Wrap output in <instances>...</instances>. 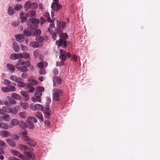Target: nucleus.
<instances>
[{
	"label": "nucleus",
	"instance_id": "f257e3e1",
	"mask_svg": "<svg viewBox=\"0 0 160 160\" xmlns=\"http://www.w3.org/2000/svg\"><path fill=\"white\" fill-rule=\"evenodd\" d=\"M40 23V20L38 18H31L28 20L27 25L28 28L31 30L38 28V24Z\"/></svg>",
	"mask_w": 160,
	"mask_h": 160
},
{
	"label": "nucleus",
	"instance_id": "f03ea898",
	"mask_svg": "<svg viewBox=\"0 0 160 160\" xmlns=\"http://www.w3.org/2000/svg\"><path fill=\"white\" fill-rule=\"evenodd\" d=\"M51 102V99L49 97L47 98L45 106L43 107V112L44 113V116L46 118L48 119L51 118V112L49 108V105Z\"/></svg>",
	"mask_w": 160,
	"mask_h": 160
},
{
	"label": "nucleus",
	"instance_id": "7ed1b4c3",
	"mask_svg": "<svg viewBox=\"0 0 160 160\" xmlns=\"http://www.w3.org/2000/svg\"><path fill=\"white\" fill-rule=\"evenodd\" d=\"M18 148L20 150L23 151L28 157L32 159L35 158L34 156L31 153L26 151L28 149V147L26 145L21 144L19 145Z\"/></svg>",
	"mask_w": 160,
	"mask_h": 160
},
{
	"label": "nucleus",
	"instance_id": "20e7f679",
	"mask_svg": "<svg viewBox=\"0 0 160 160\" xmlns=\"http://www.w3.org/2000/svg\"><path fill=\"white\" fill-rule=\"evenodd\" d=\"M53 99L56 101H58L60 99V97L62 94V91L57 88H54L53 89Z\"/></svg>",
	"mask_w": 160,
	"mask_h": 160
},
{
	"label": "nucleus",
	"instance_id": "39448f33",
	"mask_svg": "<svg viewBox=\"0 0 160 160\" xmlns=\"http://www.w3.org/2000/svg\"><path fill=\"white\" fill-rule=\"evenodd\" d=\"M53 1L54 2H52L51 8L53 11L57 12L61 9L62 5L58 3V0H53Z\"/></svg>",
	"mask_w": 160,
	"mask_h": 160
},
{
	"label": "nucleus",
	"instance_id": "423d86ee",
	"mask_svg": "<svg viewBox=\"0 0 160 160\" xmlns=\"http://www.w3.org/2000/svg\"><path fill=\"white\" fill-rule=\"evenodd\" d=\"M44 88L41 86H38L37 88V91L35 92L34 96L38 98V100H40L42 95V92L44 91Z\"/></svg>",
	"mask_w": 160,
	"mask_h": 160
},
{
	"label": "nucleus",
	"instance_id": "0eeeda50",
	"mask_svg": "<svg viewBox=\"0 0 160 160\" xmlns=\"http://www.w3.org/2000/svg\"><path fill=\"white\" fill-rule=\"evenodd\" d=\"M30 107L33 110L43 111V107L42 105L39 104H34L33 103H32Z\"/></svg>",
	"mask_w": 160,
	"mask_h": 160
},
{
	"label": "nucleus",
	"instance_id": "6e6552de",
	"mask_svg": "<svg viewBox=\"0 0 160 160\" xmlns=\"http://www.w3.org/2000/svg\"><path fill=\"white\" fill-rule=\"evenodd\" d=\"M25 141L27 142V144L29 146L33 147L36 145V142L34 140L30 139L29 137H25Z\"/></svg>",
	"mask_w": 160,
	"mask_h": 160
},
{
	"label": "nucleus",
	"instance_id": "1a4fd4ad",
	"mask_svg": "<svg viewBox=\"0 0 160 160\" xmlns=\"http://www.w3.org/2000/svg\"><path fill=\"white\" fill-rule=\"evenodd\" d=\"M56 42L57 44L58 42V45L59 46H62L63 48H66L67 47V43L66 41L64 39H62L61 38H60L59 41H56Z\"/></svg>",
	"mask_w": 160,
	"mask_h": 160
},
{
	"label": "nucleus",
	"instance_id": "9d476101",
	"mask_svg": "<svg viewBox=\"0 0 160 160\" xmlns=\"http://www.w3.org/2000/svg\"><path fill=\"white\" fill-rule=\"evenodd\" d=\"M53 86L55 87L56 84H59L61 83V80L60 77L56 76L53 78Z\"/></svg>",
	"mask_w": 160,
	"mask_h": 160
},
{
	"label": "nucleus",
	"instance_id": "9b49d317",
	"mask_svg": "<svg viewBox=\"0 0 160 160\" xmlns=\"http://www.w3.org/2000/svg\"><path fill=\"white\" fill-rule=\"evenodd\" d=\"M20 18L21 20V22H25L28 17L27 13L22 12L20 15Z\"/></svg>",
	"mask_w": 160,
	"mask_h": 160
},
{
	"label": "nucleus",
	"instance_id": "f8f14e48",
	"mask_svg": "<svg viewBox=\"0 0 160 160\" xmlns=\"http://www.w3.org/2000/svg\"><path fill=\"white\" fill-rule=\"evenodd\" d=\"M66 52L63 49H61L60 51V55L59 58L60 60H66V56L65 53Z\"/></svg>",
	"mask_w": 160,
	"mask_h": 160
},
{
	"label": "nucleus",
	"instance_id": "ddd939ff",
	"mask_svg": "<svg viewBox=\"0 0 160 160\" xmlns=\"http://www.w3.org/2000/svg\"><path fill=\"white\" fill-rule=\"evenodd\" d=\"M57 32L58 33V35L60 37L62 36L64 40L68 37L67 34L66 33H62V31L60 29H57Z\"/></svg>",
	"mask_w": 160,
	"mask_h": 160
},
{
	"label": "nucleus",
	"instance_id": "4468645a",
	"mask_svg": "<svg viewBox=\"0 0 160 160\" xmlns=\"http://www.w3.org/2000/svg\"><path fill=\"white\" fill-rule=\"evenodd\" d=\"M16 68L21 72H27L28 71L27 67L25 66H16Z\"/></svg>",
	"mask_w": 160,
	"mask_h": 160
},
{
	"label": "nucleus",
	"instance_id": "2eb2a0df",
	"mask_svg": "<svg viewBox=\"0 0 160 160\" xmlns=\"http://www.w3.org/2000/svg\"><path fill=\"white\" fill-rule=\"evenodd\" d=\"M6 142L10 146L14 147L16 146V144L15 141L10 138H8L6 140Z\"/></svg>",
	"mask_w": 160,
	"mask_h": 160
},
{
	"label": "nucleus",
	"instance_id": "dca6fc26",
	"mask_svg": "<svg viewBox=\"0 0 160 160\" xmlns=\"http://www.w3.org/2000/svg\"><path fill=\"white\" fill-rule=\"evenodd\" d=\"M21 94L23 97L25 98L24 100L25 101H28L29 100V98L27 92L26 91H22L21 92Z\"/></svg>",
	"mask_w": 160,
	"mask_h": 160
},
{
	"label": "nucleus",
	"instance_id": "f3484780",
	"mask_svg": "<svg viewBox=\"0 0 160 160\" xmlns=\"http://www.w3.org/2000/svg\"><path fill=\"white\" fill-rule=\"evenodd\" d=\"M27 81L28 82L33 83L35 85H36L38 83V81L35 80V78L33 76L29 77Z\"/></svg>",
	"mask_w": 160,
	"mask_h": 160
},
{
	"label": "nucleus",
	"instance_id": "a211bd4d",
	"mask_svg": "<svg viewBox=\"0 0 160 160\" xmlns=\"http://www.w3.org/2000/svg\"><path fill=\"white\" fill-rule=\"evenodd\" d=\"M34 30L32 33V36H35L36 35H40L42 33L40 29H36Z\"/></svg>",
	"mask_w": 160,
	"mask_h": 160
},
{
	"label": "nucleus",
	"instance_id": "6ab92c4d",
	"mask_svg": "<svg viewBox=\"0 0 160 160\" xmlns=\"http://www.w3.org/2000/svg\"><path fill=\"white\" fill-rule=\"evenodd\" d=\"M2 137L3 138L8 137L10 135V133L6 130H3L2 131Z\"/></svg>",
	"mask_w": 160,
	"mask_h": 160
},
{
	"label": "nucleus",
	"instance_id": "aec40b11",
	"mask_svg": "<svg viewBox=\"0 0 160 160\" xmlns=\"http://www.w3.org/2000/svg\"><path fill=\"white\" fill-rule=\"evenodd\" d=\"M27 122L29 129H32L34 128V125L33 122L27 118Z\"/></svg>",
	"mask_w": 160,
	"mask_h": 160
},
{
	"label": "nucleus",
	"instance_id": "412c9836",
	"mask_svg": "<svg viewBox=\"0 0 160 160\" xmlns=\"http://www.w3.org/2000/svg\"><path fill=\"white\" fill-rule=\"evenodd\" d=\"M28 16L31 18H33L36 14V12L34 10H31L28 12L27 13Z\"/></svg>",
	"mask_w": 160,
	"mask_h": 160
},
{
	"label": "nucleus",
	"instance_id": "4be33fe9",
	"mask_svg": "<svg viewBox=\"0 0 160 160\" xmlns=\"http://www.w3.org/2000/svg\"><path fill=\"white\" fill-rule=\"evenodd\" d=\"M23 32L26 37H28L32 35L31 32L28 29H25L24 30Z\"/></svg>",
	"mask_w": 160,
	"mask_h": 160
},
{
	"label": "nucleus",
	"instance_id": "5701e85b",
	"mask_svg": "<svg viewBox=\"0 0 160 160\" xmlns=\"http://www.w3.org/2000/svg\"><path fill=\"white\" fill-rule=\"evenodd\" d=\"M12 97L14 99L18 100H20L22 99V97L21 96L16 93H12Z\"/></svg>",
	"mask_w": 160,
	"mask_h": 160
},
{
	"label": "nucleus",
	"instance_id": "b1692460",
	"mask_svg": "<svg viewBox=\"0 0 160 160\" xmlns=\"http://www.w3.org/2000/svg\"><path fill=\"white\" fill-rule=\"evenodd\" d=\"M19 126L22 129H25L28 127L27 124L23 121H21L19 122Z\"/></svg>",
	"mask_w": 160,
	"mask_h": 160
},
{
	"label": "nucleus",
	"instance_id": "393cba45",
	"mask_svg": "<svg viewBox=\"0 0 160 160\" xmlns=\"http://www.w3.org/2000/svg\"><path fill=\"white\" fill-rule=\"evenodd\" d=\"M0 128L2 129L7 130L8 129V126L4 122H0Z\"/></svg>",
	"mask_w": 160,
	"mask_h": 160
},
{
	"label": "nucleus",
	"instance_id": "a878e982",
	"mask_svg": "<svg viewBox=\"0 0 160 160\" xmlns=\"http://www.w3.org/2000/svg\"><path fill=\"white\" fill-rule=\"evenodd\" d=\"M47 65L48 63L47 62H40L38 64L37 66L38 68H44L43 66L44 65L46 67L47 66Z\"/></svg>",
	"mask_w": 160,
	"mask_h": 160
},
{
	"label": "nucleus",
	"instance_id": "bb28decb",
	"mask_svg": "<svg viewBox=\"0 0 160 160\" xmlns=\"http://www.w3.org/2000/svg\"><path fill=\"white\" fill-rule=\"evenodd\" d=\"M35 116L38 119H39L41 121H43V118L41 112H38L36 114Z\"/></svg>",
	"mask_w": 160,
	"mask_h": 160
},
{
	"label": "nucleus",
	"instance_id": "cd10ccee",
	"mask_svg": "<svg viewBox=\"0 0 160 160\" xmlns=\"http://www.w3.org/2000/svg\"><path fill=\"white\" fill-rule=\"evenodd\" d=\"M20 104L21 106L24 109H27L28 108V104L27 102H21Z\"/></svg>",
	"mask_w": 160,
	"mask_h": 160
},
{
	"label": "nucleus",
	"instance_id": "c85d7f7f",
	"mask_svg": "<svg viewBox=\"0 0 160 160\" xmlns=\"http://www.w3.org/2000/svg\"><path fill=\"white\" fill-rule=\"evenodd\" d=\"M11 123L12 125V126L11 127L13 126H16L19 124V122L18 120L17 119L15 118L11 119Z\"/></svg>",
	"mask_w": 160,
	"mask_h": 160
},
{
	"label": "nucleus",
	"instance_id": "c756f323",
	"mask_svg": "<svg viewBox=\"0 0 160 160\" xmlns=\"http://www.w3.org/2000/svg\"><path fill=\"white\" fill-rule=\"evenodd\" d=\"M25 61L22 59H20L17 62V64L15 65L16 66H22L24 65Z\"/></svg>",
	"mask_w": 160,
	"mask_h": 160
},
{
	"label": "nucleus",
	"instance_id": "7c9ffc66",
	"mask_svg": "<svg viewBox=\"0 0 160 160\" xmlns=\"http://www.w3.org/2000/svg\"><path fill=\"white\" fill-rule=\"evenodd\" d=\"M4 112H5V113H10L12 111V109L11 108L7 107L6 106H4L2 107Z\"/></svg>",
	"mask_w": 160,
	"mask_h": 160
},
{
	"label": "nucleus",
	"instance_id": "2f4dec72",
	"mask_svg": "<svg viewBox=\"0 0 160 160\" xmlns=\"http://www.w3.org/2000/svg\"><path fill=\"white\" fill-rule=\"evenodd\" d=\"M30 45L33 48H37L39 46V44L38 42H31L30 43Z\"/></svg>",
	"mask_w": 160,
	"mask_h": 160
},
{
	"label": "nucleus",
	"instance_id": "473e14b6",
	"mask_svg": "<svg viewBox=\"0 0 160 160\" xmlns=\"http://www.w3.org/2000/svg\"><path fill=\"white\" fill-rule=\"evenodd\" d=\"M7 68L9 70L12 71L13 72L15 69V68L13 65L11 63H8L7 64Z\"/></svg>",
	"mask_w": 160,
	"mask_h": 160
},
{
	"label": "nucleus",
	"instance_id": "72a5a7b5",
	"mask_svg": "<svg viewBox=\"0 0 160 160\" xmlns=\"http://www.w3.org/2000/svg\"><path fill=\"white\" fill-rule=\"evenodd\" d=\"M12 45L13 46V49L14 51L16 52H18L19 50V48L17 44L15 42H13L12 44Z\"/></svg>",
	"mask_w": 160,
	"mask_h": 160
},
{
	"label": "nucleus",
	"instance_id": "f704fd0d",
	"mask_svg": "<svg viewBox=\"0 0 160 160\" xmlns=\"http://www.w3.org/2000/svg\"><path fill=\"white\" fill-rule=\"evenodd\" d=\"M36 40L39 42H42L44 40L43 38L40 35H37L36 37Z\"/></svg>",
	"mask_w": 160,
	"mask_h": 160
},
{
	"label": "nucleus",
	"instance_id": "c9c22d12",
	"mask_svg": "<svg viewBox=\"0 0 160 160\" xmlns=\"http://www.w3.org/2000/svg\"><path fill=\"white\" fill-rule=\"evenodd\" d=\"M8 13L10 15H12L14 14V10L12 7L11 6L9 7L8 10Z\"/></svg>",
	"mask_w": 160,
	"mask_h": 160
},
{
	"label": "nucleus",
	"instance_id": "e433bc0d",
	"mask_svg": "<svg viewBox=\"0 0 160 160\" xmlns=\"http://www.w3.org/2000/svg\"><path fill=\"white\" fill-rule=\"evenodd\" d=\"M10 57L11 59L12 60L18 59V54L16 53H13L10 56Z\"/></svg>",
	"mask_w": 160,
	"mask_h": 160
},
{
	"label": "nucleus",
	"instance_id": "4c0bfd02",
	"mask_svg": "<svg viewBox=\"0 0 160 160\" xmlns=\"http://www.w3.org/2000/svg\"><path fill=\"white\" fill-rule=\"evenodd\" d=\"M2 118L5 121H8L10 120L11 118L7 114L3 115Z\"/></svg>",
	"mask_w": 160,
	"mask_h": 160
},
{
	"label": "nucleus",
	"instance_id": "58836bf2",
	"mask_svg": "<svg viewBox=\"0 0 160 160\" xmlns=\"http://www.w3.org/2000/svg\"><path fill=\"white\" fill-rule=\"evenodd\" d=\"M22 8V6L21 4H17L14 7V10L16 11L20 10Z\"/></svg>",
	"mask_w": 160,
	"mask_h": 160
},
{
	"label": "nucleus",
	"instance_id": "ea45409f",
	"mask_svg": "<svg viewBox=\"0 0 160 160\" xmlns=\"http://www.w3.org/2000/svg\"><path fill=\"white\" fill-rule=\"evenodd\" d=\"M15 37L18 41L22 40L24 39V37L21 34H18L15 36Z\"/></svg>",
	"mask_w": 160,
	"mask_h": 160
},
{
	"label": "nucleus",
	"instance_id": "a19ab883",
	"mask_svg": "<svg viewBox=\"0 0 160 160\" xmlns=\"http://www.w3.org/2000/svg\"><path fill=\"white\" fill-rule=\"evenodd\" d=\"M18 115L21 118H26L27 114L24 112H20L18 113Z\"/></svg>",
	"mask_w": 160,
	"mask_h": 160
},
{
	"label": "nucleus",
	"instance_id": "79ce46f5",
	"mask_svg": "<svg viewBox=\"0 0 160 160\" xmlns=\"http://www.w3.org/2000/svg\"><path fill=\"white\" fill-rule=\"evenodd\" d=\"M38 4L36 2H31V8L33 9H35L38 8Z\"/></svg>",
	"mask_w": 160,
	"mask_h": 160
},
{
	"label": "nucleus",
	"instance_id": "37998d69",
	"mask_svg": "<svg viewBox=\"0 0 160 160\" xmlns=\"http://www.w3.org/2000/svg\"><path fill=\"white\" fill-rule=\"evenodd\" d=\"M31 2L30 1L27 2L24 5V7L25 9H28L31 8Z\"/></svg>",
	"mask_w": 160,
	"mask_h": 160
},
{
	"label": "nucleus",
	"instance_id": "c03bdc74",
	"mask_svg": "<svg viewBox=\"0 0 160 160\" xmlns=\"http://www.w3.org/2000/svg\"><path fill=\"white\" fill-rule=\"evenodd\" d=\"M38 98L37 97L35 96L32 97V101L35 102H41V98H40V100H38Z\"/></svg>",
	"mask_w": 160,
	"mask_h": 160
},
{
	"label": "nucleus",
	"instance_id": "a18cd8bd",
	"mask_svg": "<svg viewBox=\"0 0 160 160\" xmlns=\"http://www.w3.org/2000/svg\"><path fill=\"white\" fill-rule=\"evenodd\" d=\"M27 118L29 119L30 121L32 122H34L35 123H36L37 122V120L36 118L33 117H28Z\"/></svg>",
	"mask_w": 160,
	"mask_h": 160
},
{
	"label": "nucleus",
	"instance_id": "49530a36",
	"mask_svg": "<svg viewBox=\"0 0 160 160\" xmlns=\"http://www.w3.org/2000/svg\"><path fill=\"white\" fill-rule=\"evenodd\" d=\"M1 89L2 91L5 92H10L9 88L7 87H2Z\"/></svg>",
	"mask_w": 160,
	"mask_h": 160
},
{
	"label": "nucleus",
	"instance_id": "de8ad7c7",
	"mask_svg": "<svg viewBox=\"0 0 160 160\" xmlns=\"http://www.w3.org/2000/svg\"><path fill=\"white\" fill-rule=\"evenodd\" d=\"M25 65L26 66V67H32L33 68V66L31 64V62L29 60H27L25 61Z\"/></svg>",
	"mask_w": 160,
	"mask_h": 160
},
{
	"label": "nucleus",
	"instance_id": "09e8293b",
	"mask_svg": "<svg viewBox=\"0 0 160 160\" xmlns=\"http://www.w3.org/2000/svg\"><path fill=\"white\" fill-rule=\"evenodd\" d=\"M61 60V61L58 62H57L56 66H62L64 65V62L65 60Z\"/></svg>",
	"mask_w": 160,
	"mask_h": 160
},
{
	"label": "nucleus",
	"instance_id": "8fccbe9b",
	"mask_svg": "<svg viewBox=\"0 0 160 160\" xmlns=\"http://www.w3.org/2000/svg\"><path fill=\"white\" fill-rule=\"evenodd\" d=\"M24 79L21 77H17L15 82L17 83H20L21 82H23Z\"/></svg>",
	"mask_w": 160,
	"mask_h": 160
},
{
	"label": "nucleus",
	"instance_id": "3c124183",
	"mask_svg": "<svg viewBox=\"0 0 160 160\" xmlns=\"http://www.w3.org/2000/svg\"><path fill=\"white\" fill-rule=\"evenodd\" d=\"M39 72L40 75H45L46 73L44 68H40Z\"/></svg>",
	"mask_w": 160,
	"mask_h": 160
},
{
	"label": "nucleus",
	"instance_id": "603ef678",
	"mask_svg": "<svg viewBox=\"0 0 160 160\" xmlns=\"http://www.w3.org/2000/svg\"><path fill=\"white\" fill-rule=\"evenodd\" d=\"M23 54L24 56L23 58L25 59H27L30 57L29 54L28 53L23 52Z\"/></svg>",
	"mask_w": 160,
	"mask_h": 160
},
{
	"label": "nucleus",
	"instance_id": "864d4df0",
	"mask_svg": "<svg viewBox=\"0 0 160 160\" xmlns=\"http://www.w3.org/2000/svg\"><path fill=\"white\" fill-rule=\"evenodd\" d=\"M39 20H40V24L41 25H42L46 22V20L43 17H41Z\"/></svg>",
	"mask_w": 160,
	"mask_h": 160
},
{
	"label": "nucleus",
	"instance_id": "5fc2aeb1",
	"mask_svg": "<svg viewBox=\"0 0 160 160\" xmlns=\"http://www.w3.org/2000/svg\"><path fill=\"white\" fill-rule=\"evenodd\" d=\"M58 33L57 32V29L56 30V32H54L52 34V38L54 40H56L57 34Z\"/></svg>",
	"mask_w": 160,
	"mask_h": 160
},
{
	"label": "nucleus",
	"instance_id": "6e6d98bb",
	"mask_svg": "<svg viewBox=\"0 0 160 160\" xmlns=\"http://www.w3.org/2000/svg\"><path fill=\"white\" fill-rule=\"evenodd\" d=\"M34 56L36 58H37L39 54V51L38 50H35L33 52Z\"/></svg>",
	"mask_w": 160,
	"mask_h": 160
},
{
	"label": "nucleus",
	"instance_id": "4d7b16f0",
	"mask_svg": "<svg viewBox=\"0 0 160 160\" xmlns=\"http://www.w3.org/2000/svg\"><path fill=\"white\" fill-rule=\"evenodd\" d=\"M19 84H18L17 86L18 87H22L24 88L25 87L26 84L24 82H21L20 83H19Z\"/></svg>",
	"mask_w": 160,
	"mask_h": 160
},
{
	"label": "nucleus",
	"instance_id": "13d9d810",
	"mask_svg": "<svg viewBox=\"0 0 160 160\" xmlns=\"http://www.w3.org/2000/svg\"><path fill=\"white\" fill-rule=\"evenodd\" d=\"M9 88V90L10 91H14L16 90L15 87L12 85H8Z\"/></svg>",
	"mask_w": 160,
	"mask_h": 160
},
{
	"label": "nucleus",
	"instance_id": "bf43d9fd",
	"mask_svg": "<svg viewBox=\"0 0 160 160\" xmlns=\"http://www.w3.org/2000/svg\"><path fill=\"white\" fill-rule=\"evenodd\" d=\"M34 85H35V84L33 83H28L27 84V88H32V87Z\"/></svg>",
	"mask_w": 160,
	"mask_h": 160
},
{
	"label": "nucleus",
	"instance_id": "052dcab7",
	"mask_svg": "<svg viewBox=\"0 0 160 160\" xmlns=\"http://www.w3.org/2000/svg\"><path fill=\"white\" fill-rule=\"evenodd\" d=\"M18 151H17L16 150H13L12 149H11L10 150V152H11L12 154L14 155V156H16V155H17V154L18 153Z\"/></svg>",
	"mask_w": 160,
	"mask_h": 160
},
{
	"label": "nucleus",
	"instance_id": "680f3d73",
	"mask_svg": "<svg viewBox=\"0 0 160 160\" xmlns=\"http://www.w3.org/2000/svg\"><path fill=\"white\" fill-rule=\"evenodd\" d=\"M27 131L26 130L23 131L22 132V135L23 136V137H24L23 139H24V140H25V137H28V136H27Z\"/></svg>",
	"mask_w": 160,
	"mask_h": 160
},
{
	"label": "nucleus",
	"instance_id": "e2e57ef3",
	"mask_svg": "<svg viewBox=\"0 0 160 160\" xmlns=\"http://www.w3.org/2000/svg\"><path fill=\"white\" fill-rule=\"evenodd\" d=\"M20 24V22L18 21L14 22L12 23V25L15 27H17Z\"/></svg>",
	"mask_w": 160,
	"mask_h": 160
},
{
	"label": "nucleus",
	"instance_id": "0e129e2a",
	"mask_svg": "<svg viewBox=\"0 0 160 160\" xmlns=\"http://www.w3.org/2000/svg\"><path fill=\"white\" fill-rule=\"evenodd\" d=\"M18 59H21L23 58L24 56L23 53H17Z\"/></svg>",
	"mask_w": 160,
	"mask_h": 160
},
{
	"label": "nucleus",
	"instance_id": "69168bd1",
	"mask_svg": "<svg viewBox=\"0 0 160 160\" xmlns=\"http://www.w3.org/2000/svg\"><path fill=\"white\" fill-rule=\"evenodd\" d=\"M17 77L14 75H12L10 77V79L13 81L15 82Z\"/></svg>",
	"mask_w": 160,
	"mask_h": 160
},
{
	"label": "nucleus",
	"instance_id": "338daca9",
	"mask_svg": "<svg viewBox=\"0 0 160 160\" xmlns=\"http://www.w3.org/2000/svg\"><path fill=\"white\" fill-rule=\"evenodd\" d=\"M21 46L22 48V50L23 51H26L27 50V49H28V47L27 46H24L22 44L21 45Z\"/></svg>",
	"mask_w": 160,
	"mask_h": 160
},
{
	"label": "nucleus",
	"instance_id": "774afa93",
	"mask_svg": "<svg viewBox=\"0 0 160 160\" xmlns=\"http://www.w3.org/2000/svg\"><path fill=\"white\" fill-rule=\"evenodd\" d=\"M28 74L26 73H23L21 75L22 77L24 78H27L28 77Z\"/></svg>",
	"mask_w": 160,
	"mask_h": 160
}]
</instances>
